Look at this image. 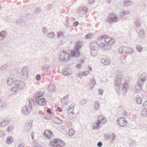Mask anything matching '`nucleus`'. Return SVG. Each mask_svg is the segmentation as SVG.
Listing matches in <instances>:
<instances>
[{
	"label": "nucleus",
	"mask_w": 147,
	"mask_h": 147,
	"mask_svg": "<svg viewBox=\"0 0 147 147\" xmlns=\"http://www.w3.org/2000/svg\"><path fill=\"white\" fill-rule=\"evenodd\" d=\"M102 142H98L97 144V145L98 147H101L102 146Z\"/></svg>",
	"instance_id": "052dcab7"
},
{
	"label": "nucleus",
	"mask_w": 147,
	"mask_h": 147,
	"mask_svg": "<svg viewBox=\"0 0 147 147\" xmlns=\"http://www.w3.org/2000/svg\"><path fill=\"white\" fill-rule=\"evenodd\" d=\"M128 88V83L126 81H125L123 84L121 90L124 92H125L127 91Z\"/></svg>",
	"instance_id": "c85d7f7f"
},
{
	"label": "nucleus",
	"mask_w": 147,
	"mask_h": 147,
	"mask_svg": "<svg viewBox=\"0 0 147 147\" xmlns=\"http://www.w3.org/2000/svg\"><path fill=\"white\" fill-rule=\"evenodd\" d=\"M75 133V131L73 129H71L69 130V135L70 136H73Z\"/></svg>",
	"instance_id": "79ce46f5"
},
{
	"label": "nucleus",
	"mask_w": 147,
	"mask_h": 147,
	"mask_svg": "<svg viewBox=\"0 0 147 147\" xmlns=\"http://www.w3.org/2000/svg\"><path fill=\"white\" fill-rule=\"evenodd\" d=\"M10 122L9 120H5L0 123V127H3L8 125Z\"/></svg>",
	"instance_id": "a878e982"
},
{
	"label": "nucleus",
	"mask_w": 147,
	"mask_h": 147,
	"mask_svg": "<svg viewBox=\"0 0 147 147\" xmlns=\"http://www.w3.org/2000/svg\"><path fill=\"white\" fill-rule=\"evenodd\" d=\"M75 106L74 104H72L70 105L67 109L68 117L71 119H73L75 117L73 112Z\"/></svg>",
	"instance_id": "423d86ee"
},
{
	"label": "nucleus",
	"mask_w": 147,
	"mask_h": 147,
	"mask_svg": "<svg viewBox=\"0 0 147 147\" xmlns=\"http://www.w3.org/2000/svg\"><path fill=\"white\" fill-rule=\"evenodd\" d=\"M25 84L23 81L20 80L14 81L13 87L10 89V91L13 94H15L20 90L23 89L25 87Z\"/></svg>",
	"instance_id": "f257e3e1"
},
{
	"label": "nucleus",
	"mask_w": 147,
	"mask_h": 147,
	"mask_svg": "<svg viewBox=\"0 0 147 147\" xmlns=\"http://www.w3.org/2000/svg\"><path fill=\"white\" fill-rule=\"evenodd\" d=\"M123 3L125 6L127 7L133 4V1L132 0H124Z\"/></svg>",
	"instance_id": "b1692460"
},
{
	"label": "nucleus",
	"mask_w": 147,
	"mask_h": 147,
	"mask_svg": "<svg viewBox=\"0 0 147 147\" xmlns=\"http://www.w3.org/2000/svg\"><path fill=\"white\" fill-rule=\"evenodd\" d=\"M117 123L120 126L124 127L126 126L127 122L124 117H121L119 118L117 121Z\"/></svg>",
	"instance_id": "1a4fd4ad"
},
{
	"label": "nucleus",
	"mask_w": 147,
	"mask_h": 147,
	"mask_svg": "<svg viewBox=\"0 0 147 147\" xmlns=\"http://www.w3.org/2000/svg\"><path fill=\"white\" fill-rule=\"evenodd\" d=\"M142 114L144 115H146L147 114V109L146 108H145L142 110Z\"/></svg>",
	"instance_id": "de8ad7c7"
},
{
	"label": "nucleus",
	"mask_w": 147,
	"mask_h": 147,
	"mask_svg": "<svg viewBox=\"0 0 147 147\" xmlns=\"http://www.w3.org/2000/svg\"><path fill=\"white\" fill-rule=\"evenodd\" d=\"M82 46V43L80 41H78L76 43L74 49L71 53L72 56L74 57H77L79 56L80 53L79 50Z\"/></svg>",
	"instance_id": "39448f33"
},
{
	"label": "nucleus",
	"mask_w": 147,
	"mask_h": 147,
	"mask_svg": "<svg viewBox=\"0 0 147 147\" xmlns=\"http://www.w3.org/2000/svg\"><path fill=\"white\" fill-rule=\"evenodd\" d=\"M55 86L52 84H50L48 87V89L52 91L55 90Z\"/></svg>",
	"instance_id": "58836bf2"
},
{
	"label": "nucleus",
	"mask_w": 147,
	"mask_h": 147,
	"mask_svg": "<svg viewBox=\"0 0 147 147\" xmlns=\"http://www.w3.org/2000/svg\"><path fill=\"white\" fill-rule=\"evenodd\" d=\"M103 90L101 89H100L98 90V92L100 95H102L103 94Z\"/></svg>",
	"instance_id": "0e129e2a"
},
{
	"label": "nucleus",
	"mask_w": 147,
	"mask_h": 147,
	"mask_svg": "<svg viewBox=\"0 0 147 147\" xmlns=\"http://www.w3.org/2000/svg\"><path fill=\"white\" fill-rule=\"evenodd\" d=\"M37 103H35V104ZM35 104L34 100L32 99H30L29 100V107L28 108L27 106L24 107L22 109V112L24 115L28 114L32 110V108L34 104Z\"/></svg>",
	"instance_id": "20e7f679"
},
{
	"label": "nucleus",
	"mask_w": 147,
	"mask_h": 147,
	"mask_svg": "<svg viewBox=\"0 0 147 147\" xmlns=\"http://www.w3.org/2000/svg\"><path fill=\"white\" fill-rule=\"evenodd\" d=\"M88 10V8L84 7L82 6L79 9L80 12H83L84 13H87Z\"/></svg>",
	"instance_id": "7c9ffc66"
},
{
	"label": "nucleus",
	"mask_w": 147,
	"mask_h": 147,
	"mask_svg": "<svg viewBox=\"0 0 147 147\" xmlns=\"http://www.w3.org/2000/svg\"><path fill=\"white\" fill-rule=\"evenodd\" d=\"M96 83L95 81L94 78L92 79V80L90 81L89 86L90 87V89L92 90L94 86L95 85Z\"/></svg>",
	"instance_id": "2f4dec72"
},
{
	"label": "nucleus",
	"mask_w": 147,
	"mask_h": 147,
	"mask_svg": "<svg viewBox=\"0 0 147 147\" xmlns=\"http://www.w3.org/2000/svg\"><path fill=\"white\" fill-rule=\"evenodd\" d=\"M136 102L138 104H140L142 102V99L139 97H138L136 99Z\"/></svg>",
	"instance_id": "a19ab883"
},
{
	"label": "nucleus",
	"mask_w": 147,
	"mask_h": 147,
	"mask_svg": "<svg viewBox=\"0 0 147 147\" xmlns=\"http://www.w3.org/2000/svg\"><path fill=\"white\" fill-rule=\"evenodd\" d=\"M122 77L119 75L117 77L115 82V88L117 92H119V89L120 88V85Z\"/></svg>",
	"instance_id": "0eeeda50"
},
{
	"label": "nucleus",
	"mask_w": 147,
	"mask_h": 147,
	"mask_svg": "<svg viewBox=\"0 0 147 147\" xmlns=\"http://www.w3.org/2000/svg\"><path fill=\"white\" fill-rule=\"evenodd\" d=\"M7 66L6 65H4L2 66L0 68V69L1 70H4L6 68H7Z\"/></svg>",
	"instance_id": "5fc2aeb1"
},
{
	"label": "nucleus",
	"mask_w": 147,
	"mask_h": 147,
	"mask_svg": "<svg viewBox=\"0 0 147 147\" xmlns=\"http://www.w3.org/2000/svg\"><path fill=\"white\" fill-rule=\"evenodd\" d=\"M56 119L57 120V123L59 124H61L62 123V121L61 120H60V119H59L58 118H57Z\"/></svg>",
	"instance_id": "bf43d9fd"
},
{
	"label": "nucleus",
	"mask_w": 147,
	"mask_h": 147,
	"mask_svg": "<svg viewBox=\"0 0 147 147\" xmlns=\"http://www.w3.org/2000/svg\"><path fill=\"white\" fill-rule=\"evenodd\" d=\"M40 69L44 72L48 71L49 69V66L46 64L43 65L41 66Z\"/></svg>",
	"instance_id": "4be33fe9"
},
{
	"label": "nucleus",
	"mask_w": 147,
	"mask_h": 147,
	"mask_svg": "<svg viewBox=\"0 0 147 147\" xmlns=\"http://www.w3.org/2000/svg\"><path fill=\"white\" fill-rule=\"evenodd\" d=\"M6 141L7 144H11L13 142L12 137L11 136L7 137Z\"/></svg>",
	"instance_id": "473e14b6"
},
{
	"label": "nucleus",
	"mask_w": 147,
	"mask_h": 147,
	"mask_svg": "<svg viewBox=\"0 0 147 147\" xmlns=\"http://www.w3.org/2000/svg\"><path fill=\"white\" fill-rule=\"evenodd\" d=\"M129 12L128 11H124L121 13V15L123 16H125L128 15Z\"/></svg>",
	"instance_id": "a18cd8bd"
},
{
	"label": "nucleus",
	"mask_w": 147,
	"mask_h": 147,
	"mask_svg": "<svg viewBox=\"0 0 147 147\" xmlns=\"http://www.w3.org/2000/svg\"><path fill=\"white\" fill-rule=\"evenodd\" d=\"M44 134L45 135L46 137L48 138H50L52 135L51 133L49 131H45L44 133Z\"/></svg>",
	"instance_id": "4c0bfd02"
},
{
	"label": "nucleus",
	"mask_w": 147,
	"mask_h": 147,
	"mask_svg": "<svg viewBox=\"0 0 147 147\" xmlns=\"http://www.w3.org/2000/svg\"><path fill=\"white\" fill-rule=\"evenodd\" d=\"M57 147H62L65 145V143L61 140L57 139Z\"/></svg>",
	"instance_id": "c756f323"
},
{
	"label": "nucleus",
	"mask_w": 147,
	"mask_h": 147,
	"mask_svg": "<svg viewBox=\"0 0 147 147\" xmlns=\"http://www.w3.org/2000/svg\"><path fill=\"white\" fill-rule=\"evenodd\" d=\"M59 61L61 62H66L70 59V54L64 51H60L58 54Z\"/></svg>",
	"instance_id": "7ed1b4c3"
},
{
	"label": "nucleus",
	"mask_w": 147,
	"mask_h": 147,
	"mask_svg": "<svg viewBox=\"0 0 147 147\" xmlns=\"http://www.w3.org/2000/svg\"><path fill=\"white\" fill-rule=\"evenodd\" d=\"M118 21V18L114 13H111L107 17V22L110 23Z\"/></svg>",
	"instance_id": "6e6552de"
},
{
	"label": "nucleus",
	"mask_w": 147,
	"mask_h": 147,
	"mask_svg": "<svg viewBox=\"0 0 147 147\" xmlns=\"http://www.w3.org/2000/svg\"><path fill=\"white\" fill-rule=\"evenodd\" d=\"M25 146L24 143L23 142H21L18 145V147H24Z\"/></svg>",
	"instance_id": "13d9d810"
},
{
	"label": "nucleus",
	"mask_w": 147,
	"mask_h": 147,
	"mask_svg": "<svg viewBox=\"0 0 147 147\" xmlns=\"http://www.w3.org/2000/svg\"><path fill=\"white\" fill-rule=\"evenodd\" d=\"M7 105L6 103L4 102H2L1 100V102H0V107H5Z\"/></svg>",
	"instance_id": "49530a36"
},
{
	"label": "nucleus",
	"mask_w": 147,
	"mask_h": 147,
	"mask_svg": "<svg viewBox=\"0 0 147 147\" xmlns=\"http://www.w3.org/2000/svg\"><path fill=\"white\" fill-rule=\"evenodd\" d=\"M100 125V124L96 121V123L92 124V129L97 130L101 128Z\"/></svg>",
	"instance_id": "6ab92c4d"
},
{
	"label": "nucleus",
	"mask_w": 147,
	"mask_h": 147,
	"mask_svg": "<svg viewBox=\"0 0 147 147\" xmlns=\"http://www.w3.org/2000/svg\"><path fill=\"white\" fill-rule=\"evenodd\" d=\"M41 11V9L40 8H36L34 11L36 13H38Z\"/></svg>",
	"instance_id": "8fccbe9b"
},
{
	"label": "nucleus",
	"mask_w": 147,
	"mask_h": 147,
	"mask_svg": "<svg viewBox=\"0 0 147 147\" xmlns=\"http://www.w3.org/2000/svg\"><path fill=\"white\" fill-rule=\"evenodd\" d=\"M42 30L43 31L45 34L47 32L48 30L47 28L45 27H43L42 28Z\"/></svg>",
	"instance_id": "09e8293b"
},
{
	"label": "nucleus",
	"mask_w": 147,
	"mask_h": 147,
	"mask_svg": "<svg viewBox=\"0 0 147 147\" xmlns=\"http://www.w3.org/2000/svg\"><path fill=\"white\" fill-rule=\"evenodd\" d=\"M87 102V100L85 99H83L82 100L81 104L82 105H84Z\"/></svg>",
	"instance_id": "4d7b16f0"
},
{
	"label": "nucleus",
	"mask_w": 147,
	"mask_h": 147,
	"mask_svg": "<svg viewBox=\"0 0 147 147\" xmlns=\"http://www.w3.org/2000/svg\"><path fill=\"white\" fill-rule=\"evenodd\" d=\"M47 112L50 114H51L52 113L51 110L50 109L48 108L47 110Z\"/></svg>",
	"instance_id": "69168bd1"
},
{
	"label": "nucleus",
	"mask_w": 147,
	"mask_h": 147,
	"mask_svg": "<svg viewBox=\"0 0 147 147\" xmlns=\"http://www.w3.org/2000/svg\"><path fill=\"white\" fill-rule=\"evenodd\" d=\"M105 137L107 139L110 140H112V142H113L116 139V135L114 133H113L111 135H107Z\"/></svg>",
	"instance_id": "f3484780"
},
{
	"label": "nucleus",
	"mask_w": 147,
	"mask_h": 147,
	"mask_svg": "<svg viewBox=\"0 0 147 147\" xmlns=\"http://www.w3.org/2000/svg\"><path fill=\"white\" fill-rule=\"evenodd\" d=\"M146 74L145 73L142 74L140 76V78L138 80L136 86L135 90L136 92L138 93L141 91L142 87L146 80Z\"/></svg>",
	"instance_id": "f03ea898"
},
{
	"label": "nucleus",
	"mask_w": 147,
	"mask_h": 147,
	"mask_svg": "<svg viewBox=\"0 0 147 147\" xmlns=\"http://www.w3.org/2000/svg\"><path fill=\"white\" fill-rule=\"evenodd\" d=\"M101 37L102 38H105V40L108 45H111L115 42V40L113 39L108 37L106 35H102Z\"/></svg>",
	"instance_id": "9d476101"
},
{
	"label": "nucleus",
	"mask_w": 147,
	"mask_h": 147,
	"mask_svg": "<svg viewBox=\"0 0 147 147\" xmlns=\"http://www.w3.org/2000/svg\"><path fill=\"white\" fill-rule=\"evenodd\" d=\"M128 49L131 50V49L129 47H120L118 49V51L120 54H126V52L127 50Z\"/></svg>",
	"instance_id": "ddd939ff"
},
{
	"label": "nucleus",
	"mask_w": 147,
	"mask_h": 147,
	"mask_svg": "<svg viewBox=\"0 0 147 147\" xmlns=\"http://www.w3.org/2000/svg\"><path fill=\"white\" fill-rule=\"evenodd\" d=\"M69 96L67 95L64 97L61 100V102L62 105L65 106L67 105L69 102Z\"/></svg>",
	"instance_id": "aec40b11"
},
{
	"label": "nucleus",
	"mask_w": 147,
	"mask_h": 147,
	"mask_svg": "<svg viewBox=\"0 0 147 147\" xmlns=\"http://www.w3.org/2000/svg\"><path fill=\"white\" fill-rule=\"evenodd\" d=\"M98 45L101 48H103L105 46V44L104 43L102 42L99 45Z\"/></svg>",
	"instance_id": "680f3d73"
},
{
	"label": "nucleus",
	"mask_w": 147,
	"mask_h": 147,
	"mask_svg": "<svg viewBox=\"0 0 147 147\" xmlns=\"http://www.w3.org/2000/svg\"><path fill=\"white\" fill-rule=\"evenodd\" d=\"M5 133L3 131L0 130V137H3L5 136Z\"/></svg>",
	"instance_id": "3c124183"
},
{
	"label": "nucleus",
	"mask_w": 147,
	"mask_h": 147,
	"mask_svg": "<svg viewBox=\"0 0 147 147\" xmlns=\"http://www.w3.org/2000/svg\"><path fill=\"white\" fill-rule=\"evenodd\" d=\"M79 22L78 21L75 22L74 23V26H76L78 25Z\"/></svg>",
	"instance_id": "774afa93"
},
{
	"label": "nucleus",
	"mask_w": 147,
	"mask_h": 147,
	"mask_svg": "<svg viewBox=\"0 0 147 147\" xmlns=\"http://www.w3.org/2000/svg\"><path fill=\"white\" fill-rule=\"evenodd\" d=\"M89 73L88 71L86 70L85 71L83 72L82 74V75L84 76H86Z\"/></svg>",
	"instance_id": "864d4df0"
},
{
	"label": "nucleus",
	"mask_w": 147,
	"mask_h": 147,
	"mask_svg": "<svg viewBox=\"0 0 147 147\" xmlns=\"http://www.w3.org/2000/svg\"><path fill=\"white\" fill-rule=\"evenodd\" d=\"M100 124H103L106 123L107 120L102 115H99L96 120Z\"/></svg>",
	"instance_id": "9b49d317"
},
{
	"label": "nucleus",
	"mask_w": 147,
	"mask_h": 147,
	"mask_svg": "<svg viewBox=\"0 0 147 147\" xmlns=\"http://www.w3.org/2000/svg\"><path fill=\"white\" fill-rule=\"evenodd\" d=\"M7 84L8 86H10L13 84H14V81H13V78H7Z\"/></svg>",
	"instance_id": "bb28decb"
},
{
	"label": "nucleus",
	"mask_w": 147,
	"mask_h": 147,
	"mask_svg": "<svg viewBox=\"0 0 147 147\" xmlns=\"http://www.w3.org/2000/svg\"><path fill=\"white\" fill-rule=\"evenodd\" d=\"M92 36V34L89 33L86 34L85 36V38L86 39H89L91 38V37Z\"/></svg>",
	"instance_id": "37998d69"
},
{
	"label": "nucleus",
	"mask_w": 147,
	"mask_h": 147,
	"mask_svg": "<svg viewBox=\"0 0 147 147\" xmlns=\"http://www.w3.org/2000/svg\"><path fill=\"white\" fill-rule=\"evenodd\" d=\"M34 102H36L37 103L34 104L33 105H36L37 104H38L40 105L43 106L45 105L46 101L45 98H41L39 100H38L34 101Z\"/></svg>",
	"instance_id": "f8f14e48"
},
{
	"label": "nucleus",
	"mask_w": 147,
	"mask_h": 147,
	"mask_svg": "<svg viewBox=\"0 0 147 147\" xmlns=\"http://www.w3.org/2000/svg\"><path fill=\"white\" fill-rule=\"evenodd\" d=\"M99 45L96 42H94L91 43V52L92 53V51L97 50L98 49Z\"/></svg>",
	"instance_id": "dca6fc26"
},
{
	"label": "nucleus",
	"mask_w": 147,
	"mask_h": 147,
	"mask_svg": "<svg viewBox=\"0 0 147 147\" xmlns=\"http://www.w3.org/2000/svg\"><path fill=\"white\" fill-rule=\"evenodd\" d=\"M145 34L144 30H141L138 34V36L140 38L143 39L145 38Z\"/></svg>",
	"instance_id": "5701e85b"
},
{
	"label": "nucleus",
	"mask_w": 147,
	"mask_h": 147,
	"mask_svg": "<svg viewBox=\"0 0 147 147\" xmlns=\"http://www.w3.org/2000/svg\"><path fill=\"white\" fill-rule=\"evenodd\" d=\"M22 74L23 75L27 77L28 76V69L27 67H24L22 69Z\"/></svg>",
	"instance_id": "412c9836"
},
{
	"label": "nucleus",
	"mask_w": 147,
	"mask_h": 147,
	"mask_svg": "<svg viewBox=\"0 0 147 147\" xmlns=\"http://www.w3.org/2000/svg\"><path fill=\"white\" fill-rule=\"evenodd\" d=\"M47 35L48 37L51 38H54L55 36V34L53 32L48 33Z\"/></svg>",
	"instance_id": "c9c22d12"
},
{
	"label": "nucleus",
	"mask_w": 147,
	"mask_h": 147,
	"mask_svg": "<svg viewBox=\"0 0 147 147\" xmlns=\"http://www.w3.org/2000/svg\"><path fill=\"white\" fill-rule=\"evenodd\" d=\"M36 79L38 81L40 80L41 78V76L39 75H37L36 76Z\"/></svg>",
	"instance_id": "6e6d98bb"
},
{
	"label": "nucleus",
	"mask_w": 147,
	"mask_h": 147,
	"mask_svg": "<svg viewBox=\"0 0 147 147\" xmlns=\"http://www.w3.org/2000/svg\"><path fill=\"white\" fill-rule=\"evenodd\" d=\"M43 93L42 92H39L35 94L34 95V98L35 101L38 100L40 97L43 96Z\"/></svg>",
	"instance_id": "cd10ccee"
},
{
	"label": "nucleus",
	"mask_w": 147,
	"mask_h": 147,
	"mask_svg": "<svg viewBox=\"0 0 147 147\" xmlns=\"http://www.w3.org/2000/svg\"><path fill=\"white\" fill-rule=\"evenodd\" d=\"M100 105L98 102H95L94 104V109L98 110L100 107Z\"/></svg>",
	"instance_id": "e433bc0d"
},
{
	"label": "nucleus",
	"mask_w": 147,
	"mask_h": 147,
	"mask_svg": "<svg viewBox=\"0 0 147 147\" xmlns=\"http://www.w3.org/2000/svg\"><path fill=\"white\" fill-rule=\"evenodd\" d=\"M136 49L137 51L140 52L142 49V47L139 45H137L136 46Z\"/></svg>",
	"instance_id": "c03bdc74"
},
{
	"label": "nucleus",
	"mask_w": 147,
	"mask_h": 147,
	"mask_svg": "<svg viewBox=\"0 0 147 147\" xmlns=\"http://www.w3.org/2000/svg\"><path fill=\"white\" fill-rule=\"evenodd\" d=\"M7 34V32L5 30H3L0 33V40L5 39V36Z\"/></svg>",
	"instance_id": "393cba45"
},
{
	"label": "nucleus",
	"mask_w": 147,
	"mask_h": 147,
	"mask_svg": "<svg viewBox=\"0 0 147 147\" xmlns=\"http://www.w3.org/2000/svg\"><path fill=\"white\" fill-rule=\"evenodd\" d=\"M101 63L105 65H108L111 63V61L109 59L106 58H103L100 60Z\"/></svg>",
	"instance_id": "4468645a"
},
{
	"label": "nucleus",
	"mask_w": 147,
	"mask_h": 147,
	"mask_svg": "<svg viewBox=\"0 0 147 147\" xmlns=\"http://www.w3.org/2000/svg\"><path fill=\"white\" fill-rule=\"evenodd\" d=\"M57 138L53 140L50 143L51 145L53 146L57 147Z\"/></svg>",
	"instance_id": "72a5a7b5"
},
{
	"label": "nucleus",
	"mask_w": 147,
	"mask_h": 147,
	"mask_svg": "<svg viewBox=\"0 0 147 147\" xmlns=\"http://www.w3.org/2000/svg\"><path fill=\"white\" fill-rule=\"evenodd\" d=\"M62 73L64 76L70 75L72 74V71L70 68L66 67L63 70Z\"/></svg>",
	"instance_id": "2eb2a0df"
},
{
	"label": "nucleus",
	"mask_w": 147,
	"mask_h": 147,
	"mask_svg": "<svg viewBox=\"0 0 147 147\" xmlns=\"http://www.w3.org/2000/svg\"><path fill=\"white\" fill-rule=\"evenodd\" d=\"M32 125V122L30 121L27 122L24 126V130L26 131H28L30 130Z\"/></svg>",
	"instance_id": "a211bd4d"
},
{
	"label": "nucleus",
	"mask_w": 147,
	"mask_h": 147,
	"mask_svg": "<svg viewBox=\"0 0 147 147\" xmlns=\"http://www.w3.org/2000/svg\"><path fill=\"white\" fill-rule=\"evenodd\" d=\"M131 50H129L128 49L127 51H128V52H126V54H131L133 53V50L131 48H129Z\"/></svg>",
	"instance_id": "603ef678"
},
{
	"label": "nucleus",
	"mask_w": 147,
	"mask_h": 147,
	"mask_svg": "<svg viewBox=\"0 0 147 147\" xmlns=\"http://www.w3.org/2000/svg\"><path fill=\"white\" fill-rule=\"evenodd\" d=\"M142 105L144 107L145 106L147 107V100L144 102L143 103Z\"/></svg>",
	"instance_id": "338daca9"
},
{
	"label": "nucleus",
	"mask_w": 147,
	"mask_h": 147,
	"mask_svg": "<svg viewBox=\"0 0 147 147\" xmlns=\"http://www.w3.org/2000/svg\"><path fill=\"white\" fill-rule=\"evenodd\" d=\"M14 129V127L13 125H11L9 126L7 129V131L8 132H10L12 131Z\"/></svg>",
	"instance_id": "ea45409f"
},
{
	"label": "nucleus",
	"mask_w": 147,
	"mask_h": 147,
	"mask_svg": "<svg viewBox=\"0 0 147 147\" xmlns=\"http://www.w3.org/2000/svg\"><path fill=\"white\" fill-rule=\"evenodd\" d=\"M23 22V21L21 19H18L17 20L16 22L17 24L22 23Z\"/></svg>",
	"instance_id": "e2e57ef3"
},
{
	"label": "nucleus",
	"mask_w": 147,
	"mask_h": 147,
	"mask_svg": "<svg viewBox=\"0 0 147 147\" xmlns=\"http://www.w3.org/2000/svg\"><path fill=\"white\" fill-rule=\"evenodd\" d=\"M141 21L140 19H136L135 21V25L137 27H139L141 25Z\"/></svg>",
	"instance_id": "f704fd0d"
}]
</instances>
